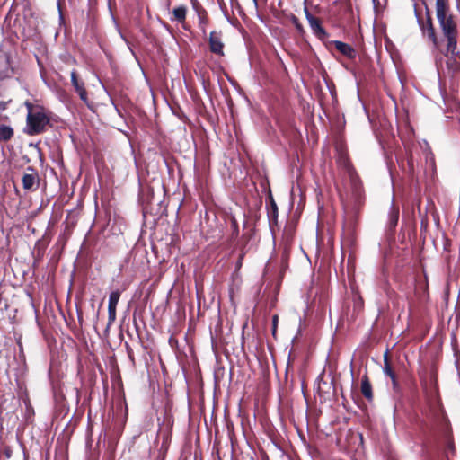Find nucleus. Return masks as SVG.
I'll list each match as a JSON object with an SVG mask.
<instances>
[{"mask_svg": "<svg viewBox=\"0 0 460 460\" xmlns=\"http://www.w3.org/2000/svg\"><path fill=\"white\" fill-rule=\"evenodd\" d=\"M13 136V130L9 126H0V140L7 141Z\"/></svg>", "mask_w": 460, "mask_h": 460, "instance_id": "obj_14", "label": "nucleus"}, {"mask_svg": "<svg viewBox=\"0 0 460 460\" xmlns=\"http://www.w3.org/2000/svg\"><path fill=\"white\" fill-rule=\"evenodd\" d=\"M25 106H26V108L28 110V113L29 112H35V110L33 109V105L31 102H25Z\"/></svg>", "mask_w": 460, "mask_h": 460, "instance_id": "obj_17", "label": "nucleus"}, {"mask_svg": "<svg viewBox=\"0 0 460 460\" xmlns=\"http://www.w3.org/2000/svg\"><path fill=\"white\" fill-rule=\"evenodd\" d=\"M435 6L440 29H456L457 18L451 13L448 0H436Z\"/></svg>", "mask_w": 460, "mask_h": 460, "instance_id": "obj_1", "label": "nucleus"}, {"mask_svg": "<svg viewBox=\"0 0 460 460\" xmlns=\"http://www.w3.org/2000/svg\"><path fill=\"white\" fill-rule=\"evenodd\" d=\"M304 11L305 18L308 21L311 29H323L321 27L318 18L313 13H311L307 8H305Z\"/></svg>", "mask_w": 460, "mask_h": 460, "instance_id": "obj_13", "label": "nucleus"}, {"mask_svg": "<svg viewBox=\"0 0 460 460\" xmlns=\"http://www.w3.org/2000/svg\"><path fill=\"white\" fill-rule=\"evenodd\" d=\"M398 218H399V211L398 210H394L392 212V214H391V218H390L391 225L393 226H394L397 224Z\"/></svg>", "mask_w": 460, "mask_h": 460, "instance_id": "obj_16", "label": "nucleus"}, {"mask_svg": "<svg viewBox=\"0 0 460 460\" xmlns=\"http://www.w3.org/2000/svg\"><path fill=\"white\" fill-rule=\"evenodd\" d=\"M277 322H278V316H277V315H275V316H273V320H272V323H273V333H275V332H276Z\"/></svg>", "mask_w": 460, "mask_h": 460, "instance_id": "obj_18", "label": "nucleus"}, {"mask_svg": "<svg viewBox=\"0 0 460 460\" xmlns=\"http://www.w3.org/2000/svg\"><path fill=\"white\" fill-rule=\"evenodd\" d=\"M447 448H448V450H450L452 453H454L455 448H454V445H453V443H452V442H448Z\"/></svg>", "mask_w": 460, "mask_h": 460, "instance_id": "obj_22", "label": "nucleus"}, {"mask_svg": "<svg viewBox=\"0 0 460 460\" xmlns=\"http://www.w3.org/2000/svg\"><path fill=\"white\" fill-rule=\"evenodd\" d=\"M416 18H418V22H419V24H422V22L420 21V19L419 18V15H416Z\"/></svg>", "mask_w": 460, "mask_h": 460, "instance_id": "obj_26", "label": "nucleus"}, {"mask_svg": "<svg viewBox=\"0 0 460 460\" xmlns=\"http://www.w3.org/2000/svg\"><path fill=\"white\" fill-rule=\"evenodd\" d=\"M361 393L367 400H372V386L367 376H363L361 380Z\"/></svg>", "mask_w": 460, "mask_h": 460, "instance_id": "obj_9", "label": "nucleus"}, {"mask_svg": "<svg viewBox=\"0 0 460 460\" xmlns=\"http://www.w3.org/2000/svg\"><path fill=\"white\" fill-rule=\"evenodd\" d=\"M71 82L73 86L75 87L76 93L79 94L80 99L89 106V101L87 98V93L84 88V83H80L77 79L76 73L73 71L71 73Z\"/></svg>", "mask_w": 460, "mask_h": 460, "instance_id": "obj_7", "label": "nucleus"}, {"mask_svg": "<svg viewBox=\"0 0 460 460\" xmlns=\"http://www.w3.org/2000/svg\"><path fill=\"white\" fill-rule=\"evenodd\" d=\"M241 259H242V257L240 258L239 262H237V265H238V266H240V265H241Z\"/></svg>", "mask_w": 460, "mask_h": 460, "instance_id": "obj_27", "label": "nucleus"}, {"mask_svg": "<svg viewBox=\"0 0 460 460\" xmlns=\"http://www.w3.org/2000/svg\"><path fill=\"white\" fill-rule=\"evenodd\" d=\"M316 34L318 37H321L322 35H324L325 34V31L323 30H321V31H315Z\"/></svg>", "mask_w": 460, "mask_h": 460, "instance_id": "obj_24", "label": "nucleus"}, {"mask_svg": "<svg viewBox=\"0 0 460 460\" xmlns=\"http://www.w3.org/2000/svg\"><path fill=\"white\" fill-rule=\"evenodd\" d=\"M384 373H385V376H389L391 378L392 384H393V387H394V390H396L397 387H398V385H397V382H396L395 374L394 373V371L392 370V368H391V367L389 365V362H388L386 355H385Z\"/></svg>", "mask_w": 460, "mask_h": 460, "instance_id": "obj_12", "label": "nucleus"}, {"mask_svg": "<svg viewBox=\"0 0 460 460\" xmlns=\"http://www.w3.org/2000/svg\"><path fill=\"white\" fill-rule=\"evenodd\" d=\"M332 44L335 46L337 50H339L344 56L350 58L354 57L355 51L349 44L339 40H334Z\"/></svg>", "mask_w": 460, "mask_h": 460, "instance_id": "obj_8", "label": "nucleus"}, {"mask_svg": "<svg viewBox=\"0 0 460 460\" xmlns=\"http://www.w3.org/2000/svg\"><path fill=\"white\" fill-rule=\"evenodd\" d=\"M292 21H293V22H294V24L296 25V29H297V30L302 29L301 25H300V24H298V22H297V19H296L295 16H293Z\"/></svg>", "mask_w": 460, "mask_h": 460, "instance_id": "obj_19", "label": "nucleus"}, {"mask_svg": "<svg viewBox=\"0 0 460 460\" xmlns=\"http://www.w3.org/2000/svg\"><path fill=\"white\" fill-rule=\"evenodd\" d=\"M7 103L4 102H0V111H4L6 109Z\"/></svg>", "mask_w": 460, "mask_h": 460, "instance_id": "obj_21", "label": "nucleus"}, {"mask_svg": "<svg viewBox=\"0 0 460 460\" xmlns=\"http://www.w3.org/2000/svg\"><path fill=\"white\" fill-rule=\"evenodd\" d=\"M49 118L41 109H35V112L27 115V133L37 135L41 133L49 124Z\"/></svg>", "mask_w": 460, "mask_h": 460, "instance_id": "obj_2", "label": "nucleus"}, {"mask_svg": "<svg viewBox=\"0 0 460 460\" xmlns=\"http://www.w3.org/2000/svg\"><path fill=\"white\" fill-rule=\"evenodd\" d=\"M186 13L187 8L183 5H179L172 10L173 18H172V20L183 23L186 18Z\"/></svg>", "mask_w": 460, "mask_h": 460, "instance_id": "obj_11", "label": "nucleus"}, {"mask_svg": "<svg viewBox=\"0 0 460 460\" xmlns=\"http://www.w3.org/2000/svg\"><path fill=\"white\" fill-rule=\"evenodd\" d=\"M58 12H59V20H60V22H63L64 18H63V14H62V12H61V8H60V4H59V3L58 4Z\"/></svg>", "mask_w": 460, "mask_h": 460, "instance_id": "obj_20", "label": "nucleus"}, {"mask_svg": "<svg viewBox=\"0 0 460 460\" xmlns=\"http://www.w3.org/2000/svg\"><path fill=\"white\" fill-rule=\"evenodd\" d=\"M256 3V0H253Z\"/></svg>", "mask_w": 460, "mask_h": 460, "instance_id": "obj_28", "label": "nucleus"}, {"mask_svg": "<svg viewBox=\"0 0 460 460\" xmlns=\"http://www.w3.org/2000/svg\"><path fill=\"white\" fill-rule=\"evenodd\" d=\"M192 2V7L196 13L199 25H205V19H206V12L199 6V3L196 0H191Z\"/></svg>", "mask_w": 460, "mask_h": 460, "instance_id": "obj_10", "label": "nucleus"}, {"mask_svg": "<svg viewBox=\"0 0 460 460\" xmlns=\"http://www.w3.org/2000/svg\"><path fill=\"white\" fill-rule=\"evenodd\" d=\"M120 297L119 290L112 291L109 296L108 314L109 320L113 322L116 319V307Z\"/></svg>", "mask_w": 460, "mask_h": 460, "instance_id": "obj_5", "label": "nucleus"}, {"mask_svg": "<svg viewBox=\"0 0 460 460\" xmlns=\"http://www.w3.org/2000/svg\"><path fill=\"white\" fill-rule=\"evenodd\" d=\"M423 3L426 5V9H427V13H426L427 22H426V25L420 24V29H434L433 25H432L431 17L429 15V11H428L426 0H424Z\"/></svg>", "mask_w": 460, "mask_h": 460, "instance_id": "obj_15", "label": "nucleus"}, {"mask_svg": "<svg viewBox=\"0 0 460 460\" xmlns=\"http://www.w3.org/2000/svg\"><path fill=\"white\" fill-rule=\"evenodd\" d=\"M38 174L31 167L27 168V172L23 174L22 181L24 190H31L37 183Z\"/></svg>", "mask_w": 460, "mask_h": 460, "instance_id": "obj_6", "label": "nucleus"}, {"mask_svg": "<svg viewBox=\"0 0 460 460\" xmlns=\"http://www.w3.org/2000/svg\"><path fill=\"white\" fill-rule=\"evenodd\" d=\"M339 162H340V163H343L344 166H347V161H346V158H345V157L341 156V157L339 158Z\"/></svg>", "mask_w": 460, "mask_h": 460, "instance_id": "obj_23", "label": "nucleus"}, {"mask_svg": "<svg viewBox=\"0 0 460 460\" xmlns=\"http://www.w3.org/2000/svg\"><path fill=\"white\" fill-rule=\"evenodd\" d=\"M456 31H442L443 39L440 40L436 34V31H429L428 38L433 41L437 48H439L442 40L447 41V51L454 54L456 48Z\"/></svg>", "mask_w": 460, "mask_h": 460, "instance_id": "obj_3", "label": "nucleus"}, {"mask_svg": "<svg viewBox=\"0 0 460 460\" xmlns=\"http://www.w3.org/2000/svg\"><path fill=\"white\" fill-rule=\"evenodd\" d=\"M210 50L217 55L223 56L224 44L221 40L220 34L217 31H212L209 38Z\"/></svg>", "mask_w": 460, "mask_h": 460, "instance_id": "obj_4", "label": "nucleus"}, {"mask_svg": "<svg viewBox=\"0 0 460 460\" xmlns=\"http://www.w3.org/2000/svg\"><path fill=\"white\" fill-rule=\"evenodd\" d=\"M233 226L234 228V233L237 234H238V228H237V224H236L235 220L233 221Z\"/></svg>", "mask_w": 460, "mask_h": 460, "instance_id": "obj_25", "label": "nucleus"}]
</instances>
